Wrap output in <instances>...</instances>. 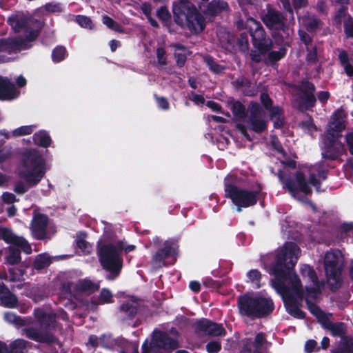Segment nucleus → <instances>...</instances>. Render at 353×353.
Here are the masks:
<instances>
[{"label":"nucleus","mask_w":353,"mask_h":353,"mask_svg":"<svg viewBox=\"0 0 353 353\" xmlns=\"http://www.w3.org/2000/svg\"><path fill=\"white\" fill-rule=\"evenodd\" d=\"M26 266L22 264H21L19 268L14 267L13 265H12V267H9L8 268L9 281L11 282L23 281V275L26 273L24 270Z\"/></svg>","instance_id":"nucleus-33"},{"label":"nucleus","mask_w":353,"mask_h":353,"mask_svg":"<svg viewBox=\"0 0 353 353\" xmlns=\"http://www.w3.org/2000/svg\"><path fill=\"white\" fill-rule=\"evenodd\" d=\"M294 88L298 91L296 94L297 109L301 112L312 110L316 103V86L314 83L307 79H303L300 84L295 85Z\"/></svg>","instance_id":"nucleus-11"},{"label":"nucleus","mask_w":353,"mask_h":353,"mask_svg":"<svg viewBox=\"0 0 353 353\" xmlns=\"http://www.w3.org/2000/svg\"><path fill=\"white\" fill-rule=\"evenodd\" d=\"M51 263V259L48 254H39L34 261L33 268L37 270H41L48 267Z\"/></svg>","instance_id":"nucleus-35"},{"label":"nucleus","mask_w":353,"mask_h":353,"mask_svg":"<svg viewBox=\"0 0 353 353\" xmlns=\"http://www.w3.org/2000/svg\"><path fill=\"white\" fill-rule=\"evenodd\" d=\"M18 305L17 296L3 282H0V305L8 308H16Z\"/></svg>","instance_id":"nucleus-23"},{"label":"nucleus","mask_w":353,"mask_h":353,"mask_svg":"<svg viewBox=\"0 0 353 353\" xmlns=\"http://www.w3.org/2000/svg\"><path fill=\"white\" fill-rule=\"evenodd\" d=\"M320 323L322 327L330 332L334 337L344 338L347 332V325L343 322H332L328 317L321 318Z\"/></svg>","instance_id":"nucleus-22"},{"label":"nucleus","mask_w":353,"mask_h":353,"mask_svg":"<svg viewBox=\"0 0 353 353\" xmlns=\"http://www.w3.org/2000/svg\"><path fill=\"white\" fill-rule=\"evenodd\" d=\"M301 272L303 276L306 275L314 285L312 287L306 288L307 294L308 295L317 294L319 292L321 285L314 268L309 265H303L301 268Z\"/></svg>","instance_id":"nucleus-25"},{"label":"nucleus","mask_w":353,"mask_h":353,"mask_svg":"<svg viewBox=\"0 0 353 353\" xmlns=\"http://www.w3.org/2000/svg\"><path fill=\"white\" fill-rule=\"evenodd\" d=\"M26 42L21 37H8L0 39V52L8 54L19 52L26 48Z\"/></svg>","instance_id":"nucleus-20"},{"label":"nucleus","mask_w":353,"mask_h":353,"mask_svg":"<svg viewBox=\"0 0 353 353\" xmlns=\"http://www.w3.org/2000/svg\"><path fill=\"white\" fill-rule=\"evenodd\" d=\"M261 19L268 28L276 30L272 33V37L277 45L291 46L293 30L290 29L285 22L286 18L281 12L268 6Z\"/></svg>","instance_id":"nucleus-7"},{"label":"nucleus","mask_w":353,"mask_h":353,"mask_svg":"<svg viewBox=\"0 0 353 353\" xmlns=\"http://www.w3.org/2000/svg\"><path fill=\"white\" fill-rule=\"evenodd\" d=\"M6 256H5V264L10 265L21 264V252H24L21 247L10 244L6 250Z\"/></svg>","instance_id":"nucleus-28"},{"label":"nucleus","mask_w":353,"mask_h":353,"mask_svg":"<svg viewBox=\"0 0 353 353\" xmlns=\"http://www.w3.org/2000/svg\"><path fill=\"white\" fill-rule=\"evenodd\" d=\"M246 275L248 279V282L253 283L255 288L259 289L261 287V280L262 274L259 270L256 269L250 270Z\"/></svg>","instance_id":"nucleus-38"},{"label":"nucleus","mask_w":353,"mask_h":353,"mask_svg":"<svg viewBox=\"0 0 353 353\" xmlns=\"http://www.w3.org/2000/svg\"><path fill=\"white\" fill-rule=\"evenodd\" d=\"M321 157L324 161H335L343 154V143L340 138L331 133H324L321 137Z\"/></svg>","instance_id":"nucleus-12"},{"label":"nucleus","mask_w":353,"mask_h":353,"mask_svg":"<svg viewBox=\"0 0 353 353\" xmlns=\"http://www.w3.org/2000/svg\"><path fill=\"white\" fill-rule=\"evenodd\" d=\"M221 349V345L219 341H211L206 345V350L209 353H217Z\"/></svg>","instance_id":"nucleus-60"},{"label":"nucleus","mask_w":353,"mask_h":353,"mask_svg":"<svg viewBox=\"0 0 353 353\" xmlns=\"http://www.w3.org/2000/svg\"><path fill=\"white\" fill-rule=\"evenodd\" d=\"M123 248V243L119 241L116 244L99 242L97 254L102 268L109 272L105 278L108 280H115L121 272L123 268V257L121 249Z\"/></svg>","instance_id":"nucleus-3"},{"label":"nucleus","mask_w":353,"mask_h":353,"mask_svg":"<svg viewBox=\"0 0 353 353\" xmlns=\"http://www.w3.org/2000/svg\"><path fill=\"white\" fill-rule=\"evenodd\" d=\"M34 316L37 319L43 332L38 329L30 327L26 329V336L38 343L52 344L58 343V339L50 331L56 328V314L47 313L43 308L37 307L34 310Z\"/></svg>","instance_id":"nucleus-6"},{"label":"nucleus","mask_w":353,"mask_h":353,"mask_svg":"<svg viewBox=\"0 0 353 353\" xmlns=\"http://www.w3.org/2000/svg\"><path fill=\"white\" fill-rule=\"evenodd\" d=\"M344 32L347 38H353V19L350 17L343 24Z\"/></svg>","instance_id":"nucleus-56"},{"label":"nucleus","mask_w":353,"mask_h":353,"mask_svg":"<svg viewBox=\"0 0 353 353\" xmlns=\"http://www.w3.org/2000/svg\"><path fill=\"white\" fill-rule=\"evenodd\" d=\"M154 98L159 108L163 110H168L170 109V103L166 97H159L156 93H154Z\"/></svg>","instance_id":"nucleus-53"},{"label":"nucleus","mask_w":353,"mask_h":353,"mask_svg":"<svg viewBox=\"0 0 353 353\" xmlns=\"http://www.w3.org/2000/svg\"><path fill=\"white\" fill-rule=\"evenodd\" d=\"M48 224V217L44 214H38L34 216L31 223V229L38 239H43L46 236V231Z\"/></svg>","instance_id":"nucleus-24"},{"label":"nucleus","mask_w":353,"mask_h":353,"mask_svg":"<svg viewBox=\"0 0 353 353\" xmlns=\"http://www.w3.org/2000/svg\"><path fill=\"white\" fill-rule=\"evenodd\" d=\"M151 344L153 347L173 350L179 347V344L176 339L170 337L166 332L157 331L154 333Z\"/></svg>","instance_id":"nucleus-19"},{"label":"nucleus","mask_w":353,"mask_h":353,"mask_svg":"<svg viewBox=\"0 0 353 353\" xmlns=\"http://www.w3.org/2000/svg\"><path fill=\"white\" fill-rule=\"evenodd\" d=\"M229 9L228 3L224 0H212L208 2L203 12L206 16L216 17Z\"/></svg>","instance_id":"nucleus-27"},{"label":"nucleus","mask_w":353,"mask_h":353,"mask_svg":"<svg viewBox=\"0 0 353 353\" xmlns=\"http://www.w3.org/2000/svg\"><path fill=\"white\" fill-rule=\"evenodd\" d=\"M349 152L353 155V131L347 132L345 137Z\"/></svg>","instance_id":"nucleus-64"},{"label":"nucleus","mask_w":353,"mask_h":353,"mask_svg":"<svg viewBox=\"0 0 353 353\" xmlns=\"http://www.w3.org/2000/svg\"><path fill=\"white\" fill-rule=\"evenodd\" d=\"M157 17L163 22L168 21L171 19V14L165 6H161L157 10Z\"/></svg>","instance_id":"nucleus-54"},{"label":"nucleus","mask_w":353,"mask_h":353,"mask_svg":"<svg viewBox=\"0 0 353 353\" xmlns=\"http://www.w3.org/2000/svg\"><path fill=\"white\" fill-rule=\"evenodd\" d=\"M248 23H252L254 26V28L250 27L249 28L254 47L258 50L261 54L269 52L272 48V41L267 37L262 25L253 18H250Z\"/></svg>","instance_id":"nucleus-13"},{"label":"nucleus","mask_w":353,"mask_h":353,"mask_svg":"<svg viewBox=\"0 0 353 353\" xmlns=\"http://www.w3.org/2000/svg\"><path fill=\"white\" fill-rule=\"evenodd\" d=\"M179 245L174 239L166 240L163 243V246L157 250L151 258V262L157 268H161L166 265L165 260L174 257L176 259L177 255Z\"/></svg>","instance_id":"nucleus-17"},{"label":"nucleus","mask_w":353,"mask_h":353,"mask_svg":"<svg viewBox=\"0 0 353 353\" xmlns=\"http://www.w3.org/2000/svg\"><path fill=\"white\" fill-rule=\"evenodd\" d=\"M306 303L307 305V308L310 313L313 314L314 316H316L319 321L320 322V320L321 318L327 317L323 312V311L320 308L319 306H318L316 304L311 302L309 299H305Z\"/></svg>","instance_id":"nucleus-43"},{"label":"nucleus","mask_w":353,"mask_h":353,"mask_svg":"<svg viewBox=\"0 0 353 353\" xmlns=\"http://www.w3.org/2000/svg\"><path fill=\"white\" fill-rule=\"evenodd\" d=\"M278 177L283 184V188L287 189L294 198H296L300 192H303L305 195H310L312 192L304 173L301 171L296 172L294 179H293L290 174H287L283 170H279Z\"/></svg>","instance_id":"nucleus-10"},{"label":"nucleus","mask_w":353,"mask_h":353,"mask_svg":"<svg viewBox=\"0 0 353 353\" xmlns=\"http://www.w3.org/2000/svg\"><path fill=\"white\" fill-rule=\"evenodd\" d=\"M282 48L277 51H271L268 53V59L270 62H276L283 58L287 52L285 46H282Z\"/></svg>","instance_id":"nucleus-44"},{"label":"nucleus","mask_w":353,"mask_h":353,"mask_svg":"<svg viewBox=\"0 0 353 353\" xmlns=\"http://www.w3.org/2000/svg\"><path fill=\"white\" fill-rule=\"evenodd\" d=\"M306 61L309 63H315L318 61L317 48L314 46L311 49L307 48Z\"/></svg>","instance_id":"nucleus-55"},{"label":"nucleus","mask_w":353,"mask_h":353,"mask_svg":"<svg viewBox=\"0 0 353 353\" xmlns=\"http://www.w3.org/2000/svg\"><path fill=\"white\" fill-rule=\"evenodd\" d=\"M249 115L245 121L248 128L256 134H261L268 128V121L263 117V109L256 101H251L248 106Z\"/></svg>","instance_id":"nucleus-14"},{"label":"nucleus","mask_w":353,"mask_h":353,"mask_svg":"<svg viewBox=\"0 0 353 353\" xmlns=\"http://www.w3.org/2000/svg\"><path fill=\"white\" fill-rule=\"evenodd\" d=\"M120 311L128 316V319H132L136 316L138 307L133 303L125 302L120 306Z\"/></svg>","instance_id":"nucleus-36"},{"label":"nucleus","mask_w":353,"mask_h":353,"mask_svg":"<svg viewBox=\"0 0 353 353\" xmlns=\"http://www.w3.org/2000/svg\"><path fill=\"white\" fill-rule=\"evenodd\" d=\"M112 294L110 290L103 288L99 295V301L101 303H110L112 302Z\"/></svg>","instance_id":"nucleus-47"},{"label":"nucleus","mask_w":353,"mask_h":353,"mask_svg":"<svg viewBox=\"0 0 353 353\" xmlns=\"http://www.w3.org/2000/svg\"><path fill=\"white\" fill-rule=\"evenodd\" d=\"M4 319L10 323L20 327L23 326L26 324V321L22 317L11 312H7L4 314Z\"/></svg>","instance_id":"nucleus-41"},{"label":"nucleus","mask_w":353,"mask_h":353,"mask_svg":"<svg viewBox=\"0 0 353 353\" xmlns=\"http://www.w3.org/2000/svg\"><path fill=\"white\" fill-rule=\"evenodd\" d=\"M236 39L234 34H228L225 41H223V47L229 52H233L236 50Z\"/></svg>","instance_id":"nucleus-45"},{"label":"nucleus","mask_w":353,"mask_h":353,"mask_svg":"<svg viewBox=\"0 0 353 353\" xmlns=\"http://www.w3.org/2000/svg\"><path fill=\"white\" fill-rule=\"evenodd\" d=\"M68 56V52L63 46H57L52 51V60L54 63L63 61Z\"/></svg>","instance_id":"nucleus-34"},{"label":"nucleus","mask_w":353,"mask_h":353,"mask_svg":"<svg viewBox=\"0 0 353 353\" xmlns=\"http://www.w3.org/2000/svg\"><path fill=\"white\" fill-rule=\"evenodd\" d=\"M29 26H28V28L26 29H24L23 30L27 33L26 35V39H24L25 41H29L32 42L34 41L37 37L39 34V30H33L31 29L28 30Z\"/></svg>","instance_id":"nucleus-61"},{"label":"nucleus","mask_w":353,"mask_h":353,"mask_svg":"<svg viewBox=\"0 0 353 353\" xmlns=\"http://www.w3.org/2000/svg\"><path fill=\"white\" fill-rule=\"evenodd\" d=\"M236 50L238 49L241 52L246 53L249 50V41L248 35L245 32L240 34L239 37L236 39Z\"/></svg>","instance_id":"nucleus-39"},{"label":"nucleus","mask_w":353,"mask_h":353,"mask_svg":"<svg viewBox=\"0 0 353 353\" xmlns=\"http://www.w3.org/2000/svg\"><path fill=\"white\" fill-rule=\"evenodd\" d=\"M345 128L344 113L343 110L338 109L331 117L328 128L325 133L333 134L335 137H341V132Z\"/></svg>","instance_id":"nucleus-21"},{"label":"nucleus","mask_w":353,"mask_h":353,"mask_svg":"<svg viewBox=\"0 0 353 353\" xmlns=\"http://www.w3.org/2000/svg\"><path fill=\"white\" fill-rule=\"evenodd\" d=\"M29 20V18L22 14H14L9 17L7 22L15 32H19L28 28Z\"/></svg>","instance_id":"nucleus-29"},{"label":"nucleus","mask_w":353,"mask_h":353,"mask_svg":"<svg viewBox=\"0 0 353 353\" xmlns=\"http://www.w3.org/2000/svg\"><path fill=\"white\" fill-rule=\"evenodd\" d=\"M309 183L313 185L317 192H321L323 190H321V183L319 179L316 178V176L314 173L310 174L309 176Z\"/></svg>","instance_id":"nucleus-62"},{"label":"nucleus","mask_w":353,"mask_h":353,"mask_svg":"<svg viewBox=\"0 0 353 353\" xmlns=\"http://www.w3.org/2000/svg\"><path fill=\"white\" fill-rule=\"evenodd\" d=\"M267 343L265 334L263 332H259L256 334L252 345L254 349L261 350L265 343Z\"/></svg>","instance_id":"nucleus-52"},{"label":"nucleus","mask_w":353,"mask_h":353,"mask_svg":"<svg viewBox=\"0 0 353 353\" xmlns=\"http://www.w3.org/2000/svg\"><path fill=\"white\" fill-rule=\"evenodd\" d=\"M299 252L300 248L294 242H286L277 250L270 270L274 276L272 287L281 296L286 312L294 318L304 319L306 313L300 309L304 295L302 283L294 271Z\"/></svg>","instance_id":"nucleus-1"},{"label":"nucleus","mask_w":353,"mask_h":353,"mask_svg":"<svg viewBox=\"0 0 353 353\" xmlns=\"http://www.w3.org/2000/svg\"><path fill=\"white\" fill-rule=\"evenodd\" d=\"M224 190L225 197L231 199L234 205L236 206L237 212H240L243 208H248L257 203L261 194L262 187L258 184L257 188L252 190L225 182Z\"/></svg>","instance_id":"nucleus-8"},{"label":"nucleus","mask_w":353,"mask_h":353,"mask_svg":"<svg viewBox=\"0 0 353 353\" xmlns=\"http://www.w3.org/2000/svg\"><path fill=\"white\" fill-rule=\"evenodd\" d=\"M260 101L263 108L269 112V119L273 122L274 128H283L285 125L283 108L279 105H273V101L267 92L260 94Z\"/></svg>","instance_id":"nucleus-15"},{"label":"nucleus","mask_w":353,"mask_h":353,"mask_svg":"<svg viewBox=\"0 0 353 353\" xmlns=\"http://www.w3.org/2000/svg\"><path fill=\"white\" fill-rule=\"evenodd\" d=\"M14 84L7 77L0 76V100L10 101L17 97Z\"/></svg>","instance_id":"nucleus-26"},{"label":"nucleus","mask_w":353,"mask_h":353,"mask_svg":"<svg viewBox=\"0 0 353 353\" xmlns=\"http://www.w3.org/2000/svg\"><path fill=\"white\" fill-rule=\"evenodd\" d=\"M323 266L330 290L336 292L343 285L344 262L341 252L339 250L327 252L323 259Z\"/></svg>","instance_id":"nucleus-9"},{"label":"nucleus","mask_w":353,"mask_h":353,"mask_svg":"<svg viewBox=\"0 0 353 353\" xmlns=\"http://www.w3.org/2000/svg\"><path fill=\"white\" fill-rule=\"evenodd\" d=\"M353 353V338L345 340L341 348L334 351L333 353Z\"/></svg>","instance_id":"nucleus-50"},{"label":"nucleus","mask_w":353,"mask_h":353,"mask_svg":"<svg viewBox=\"0 0 353 353\" xmlns=\"http://www.w3.org/2000/svg\"><path fill=\"white\" fill-rule=\"evenodd\" d=\"M231 110L234 116L239 119H244L246 117L245 107L239 101H236L232 103Z\"/></svg>","instance_id":"nucleus-40"},{"label":"nucleus","mask_w":353,"mask_h":353,"mask_svg":"<svg viewBox=\"0 0 353 353\" xmlns=\"http://www.w3.org/2000/svg\"><path fill=\"white\" fill-rule=\"evenodd\" d=\"M174 22L193 34L201 33L205 28L204 17L190 0H179L172 6Z\"/></svg>","instance_id":"nucleus-2"},{"label":"nucleus","mask_w":353,"mask_h":353,"mask_svg":"<svg viewBox=\"0 0 353 353\" xmlns=\"http://www.w3.org/2000/svg\"><path fill=\"white\" fill-rule=\"evenodd\" d=\"M0 240H3L7 244L21 247L26 254L32 253V248L28 241L24 237L14 234L9 228L0 225Z\"/></svg>","instance_id":"nucleus-18"},{"label":"nucleus","mask_w":353,"mask_h":353,"mask_svg":"<svg viewBox=\"0 0 353 353\" xmlns=\"http://www.w3.org/2000/svg\"><path fill=\"white\" fill-rule=\"evenodd\" d=\"M46 172V161L37 150L30 149L23 153L18 175L26 183L30 186L37 185L44 176Z\"/></svg>","instance_id":"nucleus-5"},{"label":"nucleus","mask_w":353,"mask_h":353,"mask_svg":"<svg viewBox=\"0 0 353 353\" xmlns=\"http://www.w3.org/2000/svg\"><path fill=\"white\" fill-rule=\"evenodd\" d=\"M270 144L274 151L281 154L283 157H285L287 155L285 150H284L281 141L276 136L272 137L271 138Z\"/></svg>","instance_id":"nucleus-46"},{"label":"nucleus","mask_w":353,"mask_h":353,"mask_svg":"<svg viewBox=\"0 0 353 353\" xmlns=\"http://www.w3.org/2000/svg\"><path fill=\"white\" fill-rule=\"evenodd\" d=\"M33 125H24L21 126L12 131L14 137H20L30 134L33 132Z\"/></svg>","instance_id":"nucleus-48"},{"label":"nucleus","mask_w":353,"mask_h":353,"mask_svg":"<svg viewBox=\"0 0 353 353\" xmlns=\"http://www.w3.org/2000/svg\"><path fill=\"white\" fill-rule=\"evenodd\" d=\"M77 23L81 27L92 29L93 27L91 19L84 15H77L76 17Z\"/></svg>","instance_id":"nucleus-51"},{"label":"nucleus","mask_w":353,"mask_h":353,"mask_svg":"<svg viewBox=\"0 0 353 353\" xmlns=\"http://www.w3.org/2000/svg\"><path fill=\"white\" fill-rule=\"evenodd\" d=\"M32 139L35 145L45 148L49 147L52 143L51 137L46 130H39L35 132Z\"/></svg>","instance_id":"nucleus-31"},{"label":"nucleus","mask_w":353,"mask_h":353,"mask_svg":"<svg viewBox=\"0 0 353 353\" xmlns=\"http://www.w3.org/2000/svg\"><path fill=\"white\" fill-rule=\"evenodd\" d=\"M27 341L24 339H17L10 344V353H24Z\"/></svg>","instance_id":"nucleus-42"},{"label":"nucleus","mask_w":353,"mask_h":353,"mask_svg":"<svg viewBox=\"0 0 353 353\" xmlns=\"http://www.w3.org/2000/svg\"><path fill=\"white\" fill-rule=\"evenodd\" d=\"M30 187L28 183L26 185L24 182L19 181L15 183L14 191L18 194H23L28 191Z\"/></svg>","instance_id":"nucleus-58"},{"label":"nucleus","mask_w":353,"mask_h":353,"mask_svg":"<svg viewBox=\"0 0 353 353\" xmlns=\"http://www.w3.org/2000/svg\"><path fill=\"white\" fill-rule=\"evenodd\" d=\"M99 289V284L95 283L88 279L79 280L74 286V290L77 292L88 293L89 294L98 291Z\"/></svg>","instance_id":"nucleus-30"},{"label":"nucleus","mask_w":353,"mask_h":353,"mask_svg":"<svg viewBox=\"0 0 353 353\" xmlns=\"http://www.w3.org/2000/svg\"><path fill=\"white\" fill-rule=\"evenodd\" d=\"M237 307L241 316L252 319L265 318L275 309L273 300L263 295H240L237 299Z\"/></svg>","instance_id":"nucleus-4"},{"label":"nucleus","mask_w":353,"mask_h":353,"mask_svg":"<svg viewBox=\"0 0 353 353\" xmlns=\"http://www.w3.org/2000/svg\"><path fill=\"white\" fill-rule=\"evenodd\" d=\"M166 52L164 48L159 47L157 49V58L158 63L161 65H165L167 64V59L165 57Z\"/></svg>","instance_id":"nucleus-59"},{"label":"nucleus","mask_w":353,"mask_h":353,"mask_svg":"<svg viewBox=\"0 0 353 353\" xmlns=\"http://www.w3.org/2000/svg\"><path fill=\"white\" fill-rule=\"evenodd\" d=\"M339 60L346 75L353 79V65L350 62L349 54L346 50H341L340 51Z\"/></svg>","instance_id":"nucleus-32"},{"label":"nucleus","mask_w":353,"mask_h":353,"mask_svg":"<svg viewBox=\"0 0 353 353\" xmlns=\"http://www.w3.org/2000/svg\"><path fill=\"white\" fill-rule=\"evenodd\" d=\"M203 284L205 287L208 288H212V289H219L222 284L219 281H216L212 279L210 277L205 278L203 282Z\"/></svg>","instance_id":"nucleus-57"},{"label":"nucleus","mask_w":353,"mask_h":353,"mask_svg":"<svg viewBox=\"0 0 353 353\" xmlns=\"http://www.w3.org/2000/svg\"><path fill=\"white\" fill-rule=\"evenodd\" d=\"M192 328L198 335L221 336L226 334V331L221 323L214 322L205 318L196 320L193 323Z\"/></svg>","instance_id":"nucleus-16"},{"label":"nucleus","mask_w":353,"mask_h":353,"mask_svg":"<svg viewBox=\"0 0 353 353\" xmlns=\"http://www.w3.org/2000/svg\"><path fill=\"white\" fill-rule=\"evenodd\" d=\"M205 61L209 70L214 74H220L225 72V66L215 62L213 57L211 56H207Z\"/></svg>","instance_id":"nucleus-37"},{"label":"nucleus","mask_w":353,"mask_h":353,"mask_svg":"<svg viewBox=\"0 0 353 353\" xmlns=\"http://www.w3.org/2000/svg\"><path fill=\"white\" fill-rule=\"evenodd\" d=\"M331 94L328 91H320L317 93L316 100L318 99L322 105L327 103L330 99Z\"/></svg>","instance_id":"nucleus-63"},{"label":"nucleus","mask_w":353,"mask_h":353,"mask_svg":"<svg viewBox=\"0 0 353 353\" xmlns=\"http://www.w3.org/2000/svg\"><path fill=\"white\" fill-rule=\"evenodd\" d=\"M347 7L345 6H341L340 8L334 14L333 21L336 26H340L342 22V19L345 17Z\"/></svg>","instance_id":"nucleus-49"}]
</instances>
